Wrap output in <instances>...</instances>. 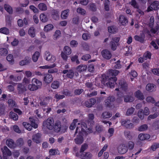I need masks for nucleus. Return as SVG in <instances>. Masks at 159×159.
I'll return each mask as SVG.
<instances>
[{"label":"nucleus","instance_id":"3c124183","mask_svg":"<svg viewBox=\"0 0 159 159\" xmlns=\"http://www.w3.org/2000/svg\"><path fill=\"white\" fill-rule=\"evenodd\" d=\"M154 22V19L153 16L151 17L148 23L149 26L151 28H153V26Z\"/></svg>","mask_w":159,"mask_h":159},{"label":"nucleus","instance_id":"680f3d73","mask_svg":"<svg viewBox=\"0 0 159 159\" xmlns=\"http://www.w3.org/2000/svg\"><path fill=\"white\" fill-rule=\"evenodd\" d=\"M90 36L91 35L90 34L87 33H85L83 34L82 37L84 40H86L89 39Z\"/></svg>","mask_w":159,"mask_h":159},{"label":"nucleus","instance_id":"72a5a7b5","mask_svg":"<svg viewBox=\"0 0 159 159\" xmlns=\"http://www.w3.org/2000/svg\"><path fill=\"white\" fill-rule=\"evenodd\" d=\"M54 26L52 24H48L44 27L43 30L45 32H48L52 30Z\"/></svg>","mask_w":159,"mask_h":159},{"label":"nucleus","instance_id":"58836bf2","mask_svg":"<svg viewBox=\"0 0 159 159\" xmlns=\"http://www.w3.org/2000/svg\"><path fill=\"white\" fill-rule=\"evenodd\" d=\"M63 52L66 55H69L71 53V50L70 47L68 46H65L64 48Z\"/></svg>","mask_w":159,"mask_h":159},{"label":"nucleus","instance_id":"9d476101","mask_svg":"<svg viewBox=\"0 0 159 159\" xmlns=\"http://www.w3.org/2000/svg\"><path fill=\"white\" fill-rule=\"evenodd\" d=\"M159 9V2L155 1L148 8L147 11H150L153 10H156Z\"/></svg>","mask_w":159,"mask_h":159},{"label":"nucleus","instance_id":"dca6fc26","mask_svg":"<svg viewBox=\"0 0 159 159\" xmlns=\"http://www.w3.org/2000/svg\"><path fill=\"white\" fill-rule=\"evenodd\" d=\"M76 156L77 157H80L81 158H84L85 159H90L92 156V154L89 152H84L83 154L80 155L79 153H77L76 154Z\"/></svg>","mask_w":159,"mask_h":159},{"label":"nucleus","instance_id":"6ab92c4d","mask_svg":"<svg viewBox=\"0 0 159 159\" xmlns=\"http://www.w3.org/2000/svg\"><path fill=\"white\" fill-rule=\"evenodd\" d=\"M31 62V58L29 57H26L24 60H22L20 62V64L21 66H24L29 64Z\"/></svg>","mask_w":159,"mask_h":159},{"label":"nucleus","instance_id":"79ce46f5","mask_svg":"<svg viewBox=\"0 0 159 159\" xmlns=\"http://www.w3.org/2000/svg\"><path fill=\"white\" fill-rule=\"evenodd\" d=\"M60 84L59 81H55L53 82L51 84V87L54 89H56L59 88Z\"/></svg>","mask_w":159,"mask_h":159},{"label":"nucleus","instance_id":"603ef678","mask_svg":"<svg viewBox=\"0 0 159 159\" xmlns=\"http://www.w3.org/2000/svg\"><path fill=\"white\" fill-rule=\"evenodd\" d=\"M151 148L152 151H155L157 149L159 148V143H153L151 146Z\"/></svg>","mask_w":159,"mask_h":159},{"label":"nucleus","instance_id":"a18cd8bd","mask_svg":"<svg viewBox=\"0 0 159 159\" xmlns=\"http://www.w3.org/2000/svg\"><path fill=\"white\" fill-rule=\"evenodd\" d=\"M9 117L10 118L15 120H17L18 119V115L12 112H11L10 113Z\"/></svg>","mask_w":159,"mask_h":159},{"label":"nucleus","instance_id":"864d4df0","mask_svg":"<svg viewBox=\"0 0 159 159\" xmlns=\"http://www.w3.org/2000/svg\"><path fill=\"white\" fill-rule=\"evenodd\" d=\"M7 59L10 64H13L14 60L12 55L11 54H9L7 57Z\"/></svg>","mask_w":159,"mask_h":159},{"label":"nucleus","instance_id":"c03bdc74","mask_svg":"<svg viewBox=\"0 0 159 159\" xmlns=\"http://www.w3.org/2000/svg\"><path fill=\"white\" fill-rule=\"evenodd\" d=\"M40 18L41 20L43 22H46L48 20V18L44 13H42L40 16Z\"/></svg>","mask_w":159,"mask_h":159},{"label":"nucleus","instance_id":"49530a36","mask_svg":"<svg viewBox=\"0 0 159 159\" xmlns=\"http://www.w3.org/2000/svg\"><path fill=\"white\" fill-rule=\"evenodd\" d=\"M38 7L41 11H46L47 9V6L45 4L43 3H41L39 4Z\"/></svg>","mask_w":159,"mask_h":159},{"label":"nucleus","instance_id":"6e6d98bb","mask_svg":"<svg viewBox=\"0 0 159 159\" xmlns=\"http://www.w3.org/2000/svg\"><path fill=\"white\" fill-rule=\"evenodd\" d=\"M134 100L133 97H130L129 96H125L124 97V101L125 102H131Z\"/></svg>","mask_w":159,"mask_h":159},{"label":"nucleus","instance_id":"bb28decb","mask_svg":"<svg viewBox=\"0 0 159 159\" xmlns=\"http://www.w3.org/2000/svg\"><path fill=\"white\" fill-rule=\"evenodd\" d=\"M88 147V145L86 143H84L82 144L80 148V152L79 153L80 155L83 154L84 152L86 150Z\"/></svg>","mask_w":159,"mask_h":159},{"label":"nucleus","instance_id":"0e129e2a","mask_svg":"<svg viewBox=\"0 0 159 159\" xmlns=\"http://www.w3.org/2000/svg\"><path fill=\"white\" fill-rule=\"evenodd\" d=\"M110 4V2L108 0H105L104 2V5L105 9L108 11L109 10V5Z\"/></svg>","mask_w":159,"mask_h":159},{"label":"nucleus","instance_id":"8fccbe9b","mask_svg":"<svg viewBox=\"0 0 159 159\" xmlns=\"http://www.w3.org/2000/svg\"><path fill=\"white\" fill-rule=\"evenodd\" d=\"M4 8L9 13L11 14L12 12L11 7L9 5L5 4L4 5Z\"/></svg>","mask_w":159,"mask_h":159},{"label":"nucleus","instance_id":"9b49d317","mask_svg":"<svg viewBox=\"0 0 159 159\" xmlns=\"http://www.w3.org/2000/svg\"><path fill=\"white\" fill-rule=\"evenodd\" d=\"M1 151L4 157L7 158L8 157H10L11 155V151L6 146H4L1 148Z\"/></svg>","mask_w":159,"mask_h":159},{"label":"nucleus","instance_id":"f03ea898","mask_svg":"<svg viewBox=\"0 0 159 159\" xmlns=\"http://www.w3.org/2000/svg\"><path fill=\"white\" fill-rule=\"evenodd\" d=\"M76 127V131L75 134H76L78 133L80 134L81 131L83 132L84 129H87L86 125L84 123H80L79 122L78 120L76 119H74L72 122L71 123L69 127L70 129L71 130H74Z\"/></svg>","mask_w":159,"mask_h":159},{"label":"nucleus","instance_id":"4be33fe9","mask_svg":"<svg viewBox=\"0 0 159 159\" xmlns=\"http://www.w3.org/2000/svg\"><path fill=\"white\" fill-rule=\"evenodd\" d=\"M32 84L38 88V89L40 88L42 85V82L35 78H33L32 80Z\"/></svg>","mask_w":159,"mask_h":159},{"label":"nucleus","instance_id":"ea45409f","mask_svg":"<svg viewBox=\"0 0 159 159\" xmlns=\"http://www.w3.org/2000/svg\"><path fill=\"white\" fill-rule=\"evenodd\" d=\"M108 30L110 33H114L117 31L116 27L114 26H111L108 27Z\"/></svg>","mask_w":159,"mask_h":159},{"label":"nucleus","instance_id":"f8f14e48","mask_svg":"<svg viewBox=\"0 0 159 159\" xmlns=\"http://www.w3.org/2000/svg\"><path fill=\"white\" fill-rule=\"evenodd\" d=\"M121 125L127 128H131L133 127V125L128 119L122 120L121 121Z\"/></svg>","mask_w":159,"mask_h":159},{"label":"nucleus","instance_id":"5fc2aeb1","mask_svg":"<svg viewBox=\"0 0 159 159\" xmlns=\"http://www.w3.org/2000/svg\"><path fill=\"white\" fill-rule=\"evenodd\" d=\"M124 134L125 137L129 139H131L133 136L132 133L129 131H125Z\"/></svg>","mask_w":159,"mask_h":159},{"label":"nucleus","instance_id":"0eeeda50","mask_svg":"<svg viewBox=\"0 0 159 159\" xmlns=\"http://www.w3.org/2000/svg\"><path fill=\"white\" fill-rule=\"evenodd\" d=\"M53 129L56 132L61 134L65 132L67 127L64 128L61 126L60 122L56 121L54 125Z\"/></svg>","mask_w":159,"mask_h":159},{"label":"nucleus","instance_id":"a878e982","mask_svg":"<svg viewBox=\"0 0 159 159\" xmlns=\"http://www.w3.org/2000/svg\"><path fill=\"white\" fill-rule=\"evenodd\" d=\"M63 73L64 74L67 73V76L70 78H72L74 75L73 71L72 70H70L69 71L67 70H65L63 71Z\"/></svg>","mask_w":159,"mask_h":159},{"label":"nucleus","instance_id":"c756f323","mask_svg":"<svg viewBox=\"0 0 159 159\" xmlns=\"http://www.w3.org/2000/svg\"><path fill=\"white\" fill-rule=\"evenodd\" d=\"M69 10L67 9L63 11L61 14V18L63 19H66L69 14Z\"/></svg>","mask_w":159,"mask_h":159},{"label":"nucleus","instance_id":"473e14b6","mask_svg":"<svg viewBox=\"0 0 159 159\" xmlns=\"http://www.w3.org/2000/svg\"><path fill=\"white\" fill-rule=\"evenodd\" d=\"M112 116V113L108 111L103 112L101 116V118L106 119Z\"/></svg>","mask_w":159,"mask_h":159},{"label":"nucleus","instance_id":"bf43d9fd","mask_svg":"<svg viewBox=\"0 0 159 159\" xmlns=\"http://www.w3.org/2000/svg\"><path fill=\"white\" fill-rule=\"evenodd\" d=\"M61 36V31L59 30H57L56 31L55 34L53 35V38L56 39L60 37Z\"/></svg>","mask_w":159,"mask_h":159},{"label":"nucleus","instance_id":"412c9836","mask_svg":"<svg viewBox=\"0 0 159 159\" xmlns=\"http://www.w3.org/2000/svg\"><path fill=\"white\" fill-rule=\"evenodd\" d=\"M6 144L10 148H13L15 147V145L14 141L11 139H9L7 140Z\"/></svg>","mask_w":159,"mask_h":159},{"label":"nucleus","instance_id":"ddd939ff","mask_svg":"<svg viewBox=\"0 0 159 159\" xmlns=\"http://www.w3.org/2000/svg\"><path fill=\"white\" fill-rule=\"evenodd\" d=\"M101 54L103 58L107 60L110 59L112 57L111 52L107 49L102 50L101 52Z\"/></svg>","mask_w":159,"mask_h":159},{"label":"nucleus","instance_id":"c9c22d12","mask_svg":"<svg viewBox=\"0 0 159 159\" xmlns=\"http://www.w3.org/2000/svg\"><path fill=\"white\" fill-rule=\"evenodd\" d=\"M35 29L33 27H30L28 30V34L32 38L35 37Z\"/></svg>","mask_w":159,"mask_h":159},{"label":"nucleus","instance_id":"6e6552de","mask_svg":"<svg viewBox=\"0 0 159 159\" xmlns=\"http://www.w3.org/2000/svg\"><path fill=\"white\" fill-rule=\"evenodd\" d=\"M150 113V111L148 108L147 107L144 108L143 111L142 110H139L138 112V116L141 119H143L144 118V116H148Z\"/></svg>","mask_w":159,"mask_h":159},{"label":"nucleus","instance_id":"f3484780","mask_svg":"<svg viewBox=\"0 0 159 159\" xmlns=\"http://www.w3.org/2000/svg\"><path fill=\"white\" fill-rule=\"evenodd\" d=\"M118 150L119 153L122 154L127 152L128 148L125 144H121L118 146Z\"/></svg>","mask_w":159,"mask_h":159},{"label":"nucleus","instance_id":"c85d7f7f","mask_svg":"<svg viewBox=\"0 0 159 159\" xmlns=\"http://www.w3.org/2000/svg\"><path fill=\"white\" fill-rule=\"evenodd\" d=\"M155 88V85L152 84H148L146 86V90L150 92L153 91Z\"/></svg>","mask_w":159,"mask_h":159},{"label":"nucleus","instance_id":"b1692460","mask_svg":"<svg viewBox=\"0 0 159 159\" xmlns=\"http://www.w3.org/2000/svg\"><path fill=\"white\" fill-rule=\"evenodd\" d=\"M52 101V99L51 97H46L43 100L40 102L41 106H45Z\"/></svg>","mask_w":159,"mask_h":159},{"label":"nucleus","instance_id":"7ed1b4c3","mask_svg":"<svg viewBox=\"0 0 159 159\" xmlns=\"http://www.w3.org/2000/svg\"><path fill=\"white\" fill-rule=\"evenodd\" d=\"M81 133L80 134L78 133V134L77 137L75 139V143L78 144H82L84 141V139L83 136H87L88 134L91 133L93 132L92 129L90 128H87V129H84L83 132L82 131Z\"/></svg>","mask_w":159,"mask_h":159},{"label":"nucleus","instance_id":"69168bd1","mask_svg":"<svg viewBox=\"0 0 159 159\" xmlns=\"http://www.w3.org/2000/svg\"><path fill=\"white\" fill-rule=\"evenodd\" d=\"M7 49L3 48L0 49V54L2 56H4L7 53Z\"/></svg>","mask_w":159,"mask_h":159},{"label":"nucleus","instance_id":"cd10ccee","mask_svg":"<svg viewBox=\"0 0 159 159\" xmlns=\"http://www.w3.org/2000/svg\"><path fill=\"white\" fill-rule=\"evenodd\" d=\"M87 66L85 65H80L78 66L76 68L77 71L80 72L84 71L86 70Z\"/></svg>","mask_w":159,"mask_h":159},{"label":"nucleus","instance_id":"e2e57ef3","mask_svg":"<svg viewBox=\"0 0 159 159\" xmlns=\"http://www.w3.org/2000/svg\"><path fill=\"white\" fill-rule=\"evenodd\" d=\"M148 126L146 124L143 125L139 128L138 130L140 131L146 130L148 129Z\"/></svg>","mask_w":159,"mask_h":159},{"label":"nucleus","instance_id":"4468645a","mask_svg":"<svg viewBox=\"0 0 159 159\" xmlns=\"http://www.w3.org/2000/svg\"><path fill=\"white\" fill-rule=\"evenodd\" d=\"M42 134L41 133H38L34 134L32 137V139L34 142L36 143H39L41 142V137Z\"/></svg>","mask_w":159,"mask_h":159},{"label":"nucleus","instance_id":"5701e85b","mask_svg":"<svg viewBox=\"0 0 159 159\" xmlns=\"http://www.w3.org/2000/svg\"><path fill=\"white\" fill-rule=\"evenodd\" d=\"M150 138V135L148 134H140L138 135V138L141 140L143 141L148 139Z\"/></svg>","mask_w":159,"mask_h":159},{"label":"nucleus","instance_id":"4c0bfd02","mask_svg":"<svg viewBox=\"0 0 159 159\" xmlns=\"http://www.w3.org/2000/svg\"><path fill=\"white\" fill-rule=\"evenodd\" d=\"M56 66V65L55 63L53 64L52 65H45L42 66H40L39 67L40 69H50L55 67Z\"/></svg>","mask_w":159,"mask_h":159},{"label":"nucleus","instance_id":"423d86ee","mask_svg":"<svg viewBox=\"0 0 159 159\" xmlns=\"http://www.w3.org/2000/svg\"><path fill=\"white\" fill-rule=\"evenodd\" d=\"M30 80L29 79L25 78L23 80V83L24 84L22 85L21 84H19L17 86V90L20 93H22L26 90V85L29 84Z\"/></svg>","mask_w":159,"mask_h":159},{"label":"nucleus","instance_id":"f704fd0d","mask_svg":"<svg viewBox=\"0 0 159 159\" xmlns=\"http://www.w3.org/2000/svg\"><path fill=\"white\" fill-rule=\"evenodd\" d=\"M115 100V98L113 97H109L107 99L105 100L106 105L107 106H110L112 102Z\"/></svg>","mask_w":159,"mask_h":159},{"label":"nucleus","instance_id":"338daca9","mask_svg":"<svg viewBox=\"0 0 159 159\" xmlns=\"http://www.w3.org/2000/svg\"><path fill=\"white\" fill-rule=\"evenodd\" d=\"M28 89L30 91H32L38 89V88L34 84H29L28 86Z\"/></svg>","mask_w":159,"mask_h":159},{"label":"nucleus","instance_id":"a211bd4d","mask_svg":"<svg viewBox=\"0 0 159 159\" xmlns=\"http://www.w3.org/2000/svg\"><path fill=\"white\" fill-rule=\"evenodd\" d=\"M159 18L156 21V25L154 28L151 29V32L153 34H159Z\"/></svg>","mask_w":159,"mask_h":159},{"label":"nucleus","instance_id":"f257e3e1","mask_svg":"<svg viewBox=\"0 0 159 159\" xmlns=\"http://www.w3.org/2000/svg\"><path fill=\"white\" fill-rule=\"evenodd\" d=\"M119 71L116 70H110L109 71V75L107 77L103 78L102 81V83L104 84L105 86L110 88H114L116 82L117 80L116 77L114 76L111 77L112 76H116L118 75Z\"/></svg>","mask_w":159,"mask_h":159},{"label":"nucleus","instance_id":"393cba45","mask_svg":"<svg viewBox=\"0 0 159 159\" xmlns=\"http://www.w3.org/2000/svg\"><path fill=\"white\" fill-rule=\"evenodd\" d=\"M119 21L121 25H125L128 22V20L124 16L120 15L119 18Z\"/></svg>","mask_w":159,"mask_h":159},{"label":"nucleus","instance_id":"a19ab883","mask_svg":"<svg viewBox=\"0 0 159 159\" xmlns=\"http://www.w3.org/2000/svg\"><path fill=\"white\" fill-rule=\"evenodd\" d=\"M0 33L6 35H8L10 33L9 30L6 27H3L0 29Z\"/></svg>","mask_w":159,"mask_h":159},{"label":"nucleus","instance_id":"de8ad7c7","mask_svg":"<svg viewBox=\"0 0 159 159\" xmlns=\"http://www.w3.org/2000/svg\"><path fill=\"white\" fill-rule=\"evenodd\" d=\"M23 125L26 129L29 131H30L32 129V126L31 125L28 123L26 122H23Z\"/></svg>","mask_w":159,"mask_h":159},{"label":"nucleus","instance_id":"e433bc0d","mask_svg":"<svg viewBox=\"0 0 159 159\" xmlns=\"http://www.w3.org/2000/svg\"><path fill=\"white\" fill-rule=\"evenodd\" d=\"M90 103L89 104H88V103L89 102H85L84 104L85 105L88 107H90L92 106L96 102V100L95 99L93 98L89 100Z\"/></svg>","mask_w":159,"mask_h":159},{"label":"nucleus","instance_id":"1a4fd4ad","mask_svg":"<svg viewBox=\"0 0 159 159\" xmlns=\"http://www.w3.org/2000/svg\"><path fill=\"white\" fill-rule=\"evenodd\" d=\"M44 58L46 61L51 62H54L56 59V57L48 51L45 52Z\"/></svg>","mask_w":159,"mask_h":159},{"label":"nucleus","instance_id":"4d7b16f0","mask_svg":"<svg viewBox=\"0 0 159 159\" xmlns=\"http://www.w3.org/2000/svg\"><path fill=\"white\" fill-rule=\"evenodd\" d=\"M49 153L51 155H54L59 154L58 151L56 149H51L49 150Z\"/></svg>","mask_w":159,"mask_h":159},{"label":"nucleus","instance_id":"20e7f679","mask_svg":"<svg viewBox=\"0 0 159 159\" xmlns=\"http://www.w3.org/2000/svg\"><path fill=\"white\" fill-rule=\"evenodd\" d=\"M115 90L122 93L127 92L128 90L127 84L124 80L122 79L119 81L118 87Z\"/></svg>","mask_w":159,"mask_h":159},{"label":"nucleus","instance_id":"774afa93","mask_svg":"<svg viewBox=\"0 0 159 159\" xmlns=\"http://www.w3.org/2000/svg\"><path fill=\"white\" fill-rule=\"evenodd\" d=\"M159 115L158 112L156 113L150 115L148 117V120H150L151 119H154L156 118Z\"/></svg>","mask_w":159,"mask_h":159},{"label":"nucleus","instance_id":"13d9d810","mask_svg":"<svg viewBox=\"0 0 159 159\" xmlns=\"http://www.w3.org/2000/svg\"><path fill=\"white\" fill-rule=\"evenodd\" d=\"M77 12L78 13L82 15H84L86 13L85 10L81 7H79L77 9Z\"/></svg>","mask_w":159,"mask_h":159},{"label":"nucleus","instance_id":"052dcab7","mask_svg":"<svg viewBox=\"0 0 159 159\" xmlns=\"http://www.w3.org/2000/svg\"><path fill=\"white\" fill-rule=\"evenodd\" d=\"M151 56V53L149 52H145L143 55V58L145 60H147L148 58L150 59Z\"/></svg>","mask_w":159,"mask_h":159},{"label":"nucleus","instance_id":"37998d69","mask_svg":"<svg viewBox=\"0 0 159 159\" xmlns=\"http://www.w3.org/2000/svg\"><path fill=\"white\" fill-rule=\"evenodd\" d=\"M40 53L38 52H36L33 55L32 60L34 62H36L39 57Z\"/></svg>","mask_w":159,"mask_h":159},{"label":"nucleus","instance_id":"aec40b11","mask_svg":"<svg viewBox=\"0 0 159 159\" xmlns=\"http://www.w3.org/2000/svg\"><path fill=\"white\" fill-rule=\"evenodd\" d=\"M94 118V115L92 114H90L88 115V125L92 127L94 124V122L93 120Z\"/></svg>","mask_w":159,"mask_h":159},{"label":"nucleus","instance_id":"2eb2a0df","mask_svg":"<svg viewBox=\"0 0 159 159\" xmlns=\"http://www.w3.org/2000/svg\"><path fill=\"white\" fill-rule=\"evenodd\" d=\"M52 75L49 74H45L43 75V82L46 84H49L52 80Z\"/></svg>","mask_w":159,"mask_h":159},{"label":"nucleus","instance_id":"7c9ffc66","mask_svg":"<svg viewBox=\"0 0 159 159\" xmlns=\"http://www.w3.org/2000/svg\"><path fill=\"white\" fill-rule=\"evenodd\" d=\"M145 35L143 33H142L141 36L135 35L134 37V39L137 41L142 42L144 40Z\"/></svg>","mask_w":159,"mask_h":159},{"label":"nucleus","instance_id":"39448f33","mask_svg":"<svg viewBox=\"0 0 159 159\" xmlns=\"http://www.w3.org/2000/svg\"><path fill=\"white\" fill-rule=\"evenodd\" d=\"M54 121L53 118H49L44 121L43 123V126L44 129H48L52 130L53 128Z\"/></svg>","mask_w":159,"mask_h":159},{"label":"nucleus","instance_id":"2f4dec72","mask_svg":"<svg viewBox=\"0 0 159 159\" xmlns=\"http://www.w3.org/2000/svg\"><path fill=\"white\" fill-rule=\"evenodd\" d=\"M134 96L139 99L143 100L144 99L143 95L139 90H138L135 93Z\"/></svg>","mask_w":159,"mask_h":159},{"label":"nucleus","instance_id":"09e8293b","mask_svg":"<svg viewBox=\"0 0 159 159\" xmlns=\"http://www.w3.org/2000/svg\"><path fill=\"white\" fill-rule=\"evenodd\" d=\"M30 120L31 122V126L32 128L33 127L34 128L36 129L38 127V125L37 123H36L35 121L32 118H30Z\"/></svg>","mask_w":159,"mask_h":159}]
</instances>
